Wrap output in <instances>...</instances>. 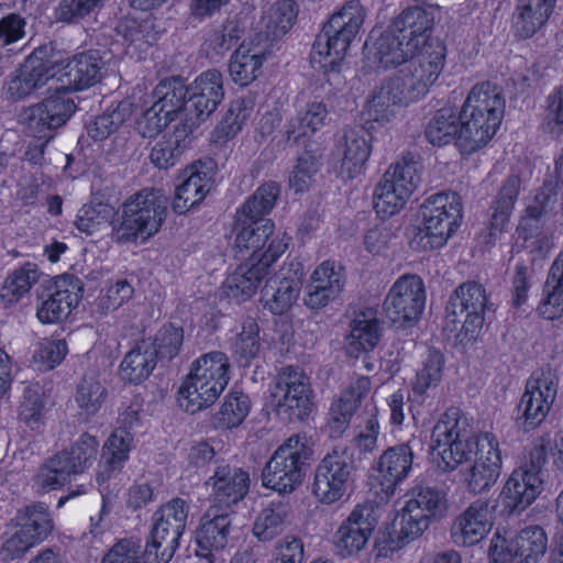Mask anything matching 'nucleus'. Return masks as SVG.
Returning <instances> with one entry per match:
<instances>
[{"label": "nucleus", "mask_w": 563, "mask_h": 563, "mask_svg": "<svg viewBox=\"0 0 563 563\" xmlns=\"http://www.w3.org/2000/svg\"><path fill=\"white\" fill-rule=\"evenodd\" d=\"M434 23V9L426 7H410L405 9L395 21V31L405 41L417 44V48L427 45Z\"/></svg>", "instance_id": "38"}, {"label": "nucleus", "mask_w": 563, "mask_h": 563, "mask_svg": "<svg viewBox=\"0 0 563 563\" xmlns=\"http://www.w3.org/2000/svg\"><path fill=\"white\" fill-rule=\"evenodd\" d=\"M232 519L228 510L211 507L202 516L196 531V542L202 556L227 547L231 532Z\"/></svg>", "instance_id": "35"}, {"label": "nucleus", "mask_w": 563, "mask_h": 563, "mask_svg": "<svg viewBox=\"0 0 563 563\" xmlns=\"http://www.w3.org/2000/svg\"><path fill=\"white\" fill-rule=\"evenodd\" d=\"M231 365L225 353L211 351L200 355L178 388L177 401L188 413L211 407L230 382Z\"/></svg>", "instance_id": "4"}, {"label": "nucleus", "mask_w": 563, "mask_h": 563, "mask_svg": "<svg viewBox=\"0 0 563 563\" xmlns=\"http://www.w3.org/2000/svg\"><path fill=\"white\" fill-rule=\"evenodd\" d=\"M283 253L279 249H254L249 261L223 282L222 291L225 297L238 302L250 299Z\"/></svg>", "instance_id": "19"}, {"label": "nucleus", "mask_w": 563, "mask_h": 563, "mask_svg": "<svg viewBox=\"0 0 563 563\" xmlns=\"http://www.w3.org/2000/svg\"><path fill=\"white\" fill-rule=\"evenodd\" d=\"M418 220L417 243L444 246L462 224L463 201L455 192L431 195L421 203Z\"/></svg>", "instance_id": "8"}, {"label": "nucleus", "mask_w": 563, "mask_h": 563, "mask_svg": "<svg viewBox=\"0 0 563 563\" xmlns=\"http://www.w3.org/2000/svg\"><path fill=\"white\" fill-rule=\"evenodd\" d=\"M216 164L198 161L183 169L178 176L172 208L184 214L199 205L211 191L214 184Z\"/></svg>", "instance_id": "21"}, {"label": "nucleus", "mask_w": 563, "mask_h": 563, "mask_svg": "<svg viewBox=\"0 0 563 563\" xmlns=\"http://www.w3.org/2000/svg\"><path fill=\"white\" fill-rule=\"evenodd\" d=\"M327 119L328 110L323 102L318 100L308 101L289 121L286 130L288 141L305 145L312 135L325 125Z\"/></svg>", "instance_id": "39"}, {"label": "nucleus", "mask_w": 563, "mask_h": 563, "mask_svg": "<svg viewBox=\"0 0 563 563\" xmlns=\"http://www.w3.org/2000/svg\"><path fill=\"white\" fill-rule=\"evenodd\" d=\"M184 343V329L174 323L163 324L150 342L156 360L170 361L176 357Z\"/></svg>", "instance_id": "58"}, {"label": "nucleus", "mask_w": 563, "mask_h": 563, "mask_svg": "<svg viewBox=\"0 0 563 563\" xmlns=\"http://www.w3.org/2000/svg\"><path fill=\"white\" fill-rule=\"evenodd\" d=\"M150 25L140 24L133 19H125L120 22L117 30L123 38L126 55L141 58L142 53L153 44L154 36L148 34Z\"/></svg>", "instance_id": "56"}, {"label": "nucleus", "mask_w": 563, "mask_h": 563, "mask_svg": "<svg viewBox=\"0 0 563 563\" xmlns=\"http://www.w3.org/2000/svg\"><path fill=\"white\" fill-rule=\"evenodd\" d=\"M297 12L294 0H274L266 3L261 23L267 33L274 36L283 35L292 27Z\"/></svg>", "instance_id": "50"}, {"label": "nucleus", "mask_w": 563, "mask_h": 563, "mask_svg": "<svg viewBox=\"0 0 563 563\" xmlns=\"http://www.w3.org/2000/svg\"><path fill=\"white\" fill-rule=\"evenodd\" d=\"M382 336V323L377 311L365 308L356 313L350 323V333L345 338V347L350 356L357 357L362 353L373 351Z\"/></svg>", "instance_id": "34"}, {"label": "nucleus", "mask_w": 563, "mask_h": 563, "mask_svg": "<svg viewBox=\"0 0 563 563\" xmlns=\"http://www.w3.org/2000/svg\"><path fill=\"white\" fill-rule=\"evenodd\" d=\"M444 364V355L439 350H428L412 382V398L409 395L408 399L421 405L424 404L441 383Z\"/></svg>", "instance_id": "41"}, {"label": "nucleus", "mask_w": 563, "mask_h": 563, "mask_svg": "<svg viewBox=\"0 0 563 563\" xmlns=\"http://www.w3.org/2000/svg\"><path fill=\"white\" fill-rule=\"evenodd\" d=\"M131 114V103L122 101L111 112L103 113L88 126V134L96 141L111 135Z\"/></svg>", "instance_id": "61"}, {"label": "nucleus", "mask_w": 563, "mask_h": 563, "mask_svg": "<svg viewBox=\"0 0 563 563\" xmlns=\"http://www.w3.org/2000/svg\"><path fill=\"white\" fill-rule=\"evenodd\" d=\"M556 0H520L514 13V30L520 37L533 36L549 20Z\"/></svg>", "instance_id": "42"}, {"label": "nucleus", "mask_w": 563, "mask_h": 563, "mask_svg": "<svg viewBox=\"0 0 563 563\" xmlns=\"http://www.w3.org/2000/svg\"><path fill=\"white\" fill-rule=\"evenodd\" d=\"M134 291L133 285L128 279H117L100 291L92 305L93 312L103 317L118 310L133 298Z\"/></svg>", "instance_id": "54"}, {"label": "nucleus", "mask_w": 563, "mask_h": 563, "mask_svg": "<svg viewBox=\"0 0 563 563\" xmlns=\"http://www.w3.org/2000/svg\"><path fill=\"white\" fill-rule=\"evenodd\" d=\"M106 395V388L95 375H85L77 386L75 400L87 415H95L100 410Z\"/></svg>", "instance_id": "60"}, {"label": "nucleus", "mask_w": 563, "mask_h": 563, "mask_svg": "<svg viewBox=\"0 0 563 563\" xmlns=\"http://www.w3.org/2000/svg\"><path fill=\"white\" fill-rule=\"evenodd\" d=\"M288 512V504L271 501L255 518L254 537L261 542H267L280 536L285 530Z\"/></svg>", "instance_id": "46"}, {"label": "nucleus", "mask_w": 563, "mask_h": 563, "mask_svg": "<svg viewBox=\"0 0 563 563\" xmlns=\"http://www.w3.org/2000/svg\"><path fill=\"white\" fill-rule=\"evenodd\" d=\"M558 386L559 377L552 369H538L527 379L518 405V420L525 429H534L544 421L556 398Z\"/></svg>", "instance_id": "17"}, {"label": "nucleus", "mask_w": 563, "mask_h": 563, "mask_svg": "<svg viewBox=\"0 0 563 563\" xmlns=\"http://www.w3.org/2000/svg\"><path fill=\"white\" fill-rule=\"evenodd\" d=\"M488 309L486 289L476 282H466L456 287L446 306L448 318L453 323H460L468 339L479 332Z\"/></svg>", "instance_id": "18"}, {"label": "nucleus", "mask_w": 563, "mask_h": 563, "mask_svg": "<svg viewBox=\"0 0 563 563\" xmlns=\"http://www.w3.org/2000/svg\"><path fill=\"white\" fill-rule=\"evenodd\" d=\"M377 523L371 503L358 504L335 532V544L344 555L358 553L365 548Z\"/></svg>", "instance_id": "27"}, {"label": "nucleus", "mask_w": 563, "mask_h": 563, "mask_svg": "<svg viewBox=\"0 0 563 563\" xmlns=\"http://www.w3.org/2000/svg\"><path fill=\"white\" fill-rule=\"evenodd\" d=\"M231 352L236 361L247 366L261 350L260 327L255 319L247 317L241 322V330L232 339Z\"/></svg>", "instance_id": "49"}, {"label": "nucleus", "mask_w": 563, "mask_h": 563, "mask_svg": "<svg viewBox=\"0 0 563 563\" xmlns=\"http://www.w3.org/2000/svg\"><path fill=\"white\" fill-rule=\"evenodd\" d=\"M417 49V44L405 41L399 34L397 36L385 35L375 44L373 59L383 69L396 68L401 65L405 67Z\"/></svg>", "instance_id": "44"}, {"label": "nucleus", "mask_w": 563, "mask_h": 563, "mask_svg": "<svg viewBox=\"0 0 563 563\" xmlns=\"http://www.w3.org/2000/svg\"><path fill=\"white\" fill-rule=\"evenodd\" d=\"M51 89L81 91L93 86L100 77L99 58L93 53H82L56 64H48Z\"/></svg>", "instance_id": "23"}, {"label": "nucleus", "mask_w": 563, "mask_h": 563, "mask_svg": "<svg viewBox=\"0 0 563 563\" xmlns=\"http://www.w3.org/2000/svg\"><path fill=\"white\" fill-rule=\"evenodd\" d=\"M156 362L150 341L143 340L124 355L120 364V376L125 383L141 384L151 375Z\"/></svg>", "instance_id": "43"}, {"label": "nucleus", "mask_w": 563, "mask_h": 563, "mask_svg": "<svg viewBox=\"0 0 563 563\" xmlns=\"http://www.w3.org/2000/svg\"><path fill=\"white\" fill-rule=\"evenodd\" d=\"M75 112V101L64 90L51 89L49 84L46 96L24 109L19 122L31 136L49 141L52 132L66 124Z\"/></svg>", "instance_id": "13"}, {"label": "nucleus", "mask_w": 563, "mask_h": 563, "mask_svg": "<svg viewBox=\"0 0 563 563\" xmlns=\"http://www.w3.org/2000/svg\"><path fill=\"white\" fill-rule=\"evenodd\" d=\"M512 539L516 549L525 556L526 563H539L547 552L548 536L539 526L526 527Z\"/></svg>", "instance_id": "55"}, {"label": "nucleus", "mask_w": 563, "mask_h": 563, "mask_svg": "<svg viewBox=\"0 0 563 563\" xmlns=\"http://www.w3.org/2000/svg\"><path fill=\"white\" fill-rule=\"evenodd\" d=\"M410 198L380 179L374 192V209L382 219L400 212Z\"/></svg>", "instance_id": "59"}, {"label": "nucleus", "mask_w": 563, "mask_h": 563, "mask_svg": "<svg viewBox=\"0 0 563 563\" xmlns=\"http://www.w3.org/2000/svg\"><path fill=\"white\" fill-rule=\"evenodd\" d=\"M16 530L2 545L4 560L21 558L26 551L43 542L53 530L49 508L44 503L26 506L15 516Z\"/></svg>", "instance_id": "15"}, {"label": "nucleus", "mask_w": 563, "mask_h": 563, "mask_svg": "<svg viewBox=\"0 0 563 563\" xmlns=\"http://www.w3.org/2000/svg\"><path fill=\"white\" fill-rule=\"evenodd\" d=\"M189 505L174 498L154 512L153 528L144 550L145 563H168L179 545L185 530Z\"/></svg>", "instance_id": "10"}, {"label": "nucleus", "mask_w": 563, "mask_h": 563, "mask_svg": "<svg viewBox=\"0 0 563 563\" xmlns=\"http://www.w3.org/2000/svg\"><path fill=\"white\" fill-rule=\"evenodd\" d=\"M65 454L64 459L71 466L76 475L85 473L97 460L99 453V441L95 435L82 433L67 449L59 452Z\"/></svg>", "instance_id": "53"}, {"label": "nucleus", "mask_w": 563, "mask_h": 563, "mask_svg": "<svg viewBox=\"0 0 563 563\" xmlns=\"http://www.w3.org/2000/svg\"><path fill=\"white\" fill-rule=\"evenodd\" d=\"M505 101L489 82L475 86L467 96L462 111L446 106L429 120L424 135L434 146L454 141L463 155H471L485 147L497 132Z\"/></svg>", "instance_id": "2"}, {"label": "nucleus", "mask_w": 563, "mask_h": 563, "mask_svg": "<svg viewBox=\"0 0 563 563\" xmlns=\"http://www.w3.org/2000/svg\"><path fill=\"white\" fill-rule=\"evenodd\" d=\"M64 455L58 452L47 459L34 476L35 484L44 492L62 488L70 482L71 476L76 475Z\"/></svg>", "instance_id": "51"}, {"label": "nucleus", "mask_w": 563, "mask_h": 563, "mask_svg": "<svg viewBox=\"0 0 563 563\" xmlns=\"http://www.w3.org/2000/svg\"><path fill=\"white\" fill-rule=\"evenodd\" d=\"M207 484L212 488L211 497L214 504L212 507L228 510L246 496L250 488V475L240 467L221 464L216 467Z\"/></svg>", "instance_id": "30"}, {"label": "nucleus", "mask_w": 563, "mask_h": 563, "mask_svg": "<svg viewBox=\"0 0 563 563\" xmlns=\"http://www.w3.org/2000/svg\"><path fill=\"white\" fill-rule=\"evenodd\" d=\"M310 455L307 438L291 435L277 448L263 468V486L282 494L294 492L302 482L303 467Z\"/></svg>", "instance_id": "9"}, {"label": "nucleus", "mask_w": 563, "mask_h": 563, "mask_svg": "<svg viewBox=\"0 0 563 563\" xmlns=\"http://www.w3.org/2000/svg\"><path fill=\"white\" fill-rule=\"evenodd\" d=\"M173 87H181L187 98L189 111L197 120H206L216 111L224 97L223 77L219 70L209 69L201 73L187 87L177 84Z\"/></svg>", "instance_id": "25"}, {"label": "nucleus", "mask_w": 563, "mask_h": 563, "mask_svg": "<svg viewBox=\"0 0 563 563\" xmlns=\"http://www.w3.org/2000/svg\"><path fill=\"white\" fill-rule=\"evenodd\" d=\"M279 195L275 183L257 188L236 213L233 228L234 246H288L290 238L286 232L275 233L274 222L264 217L273 210Z\"/></svg>", "instance_id": "5"}, {"label": "nucleus", "mask_w": 563, "mask_h": 563, "mask_svg": "<svg viewBox=\"0 0 563 563\" xmlns=\"http://www.w3.org/2000/svg\"><path fill=\"white\" fill-rule=\"evenodd\" d=\"M543 478L536 472L515 468L506 481L498 504L504 515L510 516L527 509L542 493Z\"/></svg>", "instance_id": "28"}, {"label": "nucleus", "mask_w": 563, "mask_h": 563, "mask_svg": "<svg viewBox=\"0 0 563 563\" xmlns=\"http://www.w3.org/2000/svg\"><path fill=\"white\" fill-rule=\"evenodd\" d=\"M251 401L242 391L232 390L225 397L217 415L220 427L233 429L239 427L247 417Z\"/></svg>", "instance_id": "57"}, {"label": "nucleus", "mask_w": 563, "mask_h": 563, "mask_svg": "<svg viewBox=\"0 0 563 563\" xmlns=\"http://www.w3.org/2000/svg\"><path fill=\"white\" fill-rule=\"evenodd\" d=\"M275 397L279 415L290 422L305 420L313 407L310 377L299 366L282 367L276 376Z\"/></svg>", "instance_id": "16"}, {"label": "nucleus", "mask_w": 563, "mask_h": 563, "mask_svg": "<svg viewBox=\"0 0 563 563\" xmlns=\"http://www.w3.org/2000/svg\"><path fill=\"white\" fill-rule=\"evenodd\" d=\"M364 20L365 10L358 1H350L334 12L313 42L311 65L324 74L340 73Z\"/></svg>", "instance_id": "3"}, {"label": "nucleus", "mask_w": 563, "mask_h": 563, "mask_svg": "<svg viewBox=\"0 0 563 563\" xmlns=\"http://www.w3.org/2000/svg\"><path fill=\"white\" fill-rule=\"evenodd\" d=\"M494 506L488 501H473L455 520L452 537L456 544L471 547L481 542L490 531Z\"/></svg>", "instance_id": "32"}, {"label": "nucleus", "mask_w": 563, "mask_h": 563, "mask_svg": "<svg viewBox=\"0 0 563 563\" xmlns=\"http://www.w3.org/2000/svg\"><path fill=\"white\" fill-rule=\"evenodd\" d=\"M42 52H34L12 75L3 88V97L10 101H19L29 97L44 86H48V64L42 59Z\"/></svg>", "instance_id": "33"}, {"label": "nucleus", "mask_w": 563, "mask_h": 563, "mask_svg": "<svg viewBox=\"0 0 563 563\" xmlns=\"http://www.w3.org/2000/svg\"><path fill=\"white\" fill-rule=\"evenodd\" d=\"M345 284L343 269L335 262H322L311 274L303 301L310 309H320L342 292Z\"/></svg>", "instance_id": "31"}, {"label": "nucleus", "mask_w": 563, "mask_h": 563, "mask_svg": "<svg viewBox=\"0 0 563 563\" xmlns=\"http://www.w3.org/2000/svg\"><path fill=\"white\" fill-rule=\"evenodd\" d=\"M356 472L355 461L346 446H335L317 464L312 494L322 505L341 501L349 493Z\"/></svg>", "instance_id": "11"}, {"label": "nucleus", "mask_w": 563, "mask_h": 563, "mask_svg": "<svg viewBox=\"0 0 563 563\" xmlns=\"http://www.w3.org/2000/svg\"><path fill=\"white\" fill-rule=\"evenodd\" d=\"M421 446V440L411 435L406 442L390 446L382 453L376 470L385 493L394 494L397 485L409 476L415 450Z\"/></svg>", "instance_id": "26"}, {"label": "nucleus", "mask_w": 563, "mask_h": 563, "mask_svg": "<svg viewBox=\"0 0 563 563\" xmlns=\"http://www.w3.org/2000/svg\"><path fill=\"white\" fill-rule=\"evenodd\" d=\"M166 210L164 196L154 189H143L122 206L121 220L113 223L111 241L120 244H144L156 234Z\"/></svg>", "instance_id": "6"}, {"label": "nucleus", "mask_w": 563, "mask_h": 563, "mask_svg": "<svg viewBox=\"0 0 563 563\" xmlns=\"http://www.w3.org/2000/svg\"><path fill=\"white\" fill-rule=\"evenodd\" d=\"M488 553L492 563H526L522 553L516 549L514 539L501 536L499 529L492 538Z\"/></svg>", "instance_id": "64"}, {"label": "nucleus", "mask_w": 563, "mask_h": 563, "mask_svg": "<svg viewBox=\"0 0 563 563\" xmlns=\"http://www.w3.org/2000/svg\"><path fill=\"white\" fill-rule=\"evenodd\" d=\"M372 152L366 133L352 129L335 140L329 158V172L343 181L358 177Z\"/></svg>", "instance_id": "20"}, {"label": "nucleus", "mask_w": 563, "mask_h": 563, "mask_svg": "<svg viewBox=\"0 0 563 563\" xmlns=\"http://www.w3.org/2000/svg\"><path fill=\"white\" fill-rule=\"evenodd\" d=\"M134 434L130 431L114 430L102 448V457L112 465L124 466L133 448Z\"/></svg>", "instance_id": "62"}, {"label": "nucleus", "mask_w": 563, "mask_h": 563, "mask_svg": "<svg viewBox=\"0 0 563 563\" xmlns=\"http://www.w3.org/2000/svg\"><path fill=\"white\" fill-rule=\"evenodd\" d=\"M382 179L410 198L420 183L418 163L411 155L402 156L389 166Z\"/></svg>", "instance_id": "52"}, {"label": "nucleus", "mask_w": 563, "mask_h": 563, "mask_svg": "<svg viewBox=\"0 0 563 563\" xmlns=\"http://www.w3.org/2000/svg\"><path fill=\"white\" fill-rule=\"evenodd\" d=\"M426 300L422 278L418 275L405 274L389 288L383 302V310L393 324L411 327L420 320Z\"/></svg>", "instance_id": "14"}, {"label": "nucleus", "mask_w": 563, "mask_h": 563, "mask_svg": "<svg viewBox=\"0 0 563 563\" xmlns=\"http://www.w3.org/2000/svg\"><path fill=\"white\" fill-rule=\"evenodd\" d=\"M519 191V180L510 178L501 188L493 207L489 222L481 233V242L493 244L508 227L515 200Z\"/></svg>", "instance_id": "40"}, {"label": "nucleus", "mask_w": 563, "mask_h": 563, "mask_svg": "<svg viewBox=\"0 0 563 563\" xmlns=\"http://www.w3.org/2000/svg\"><path fill=\"white\" fill-rule=\"evenodd\" d=\"M432 461L441 472H452L475 456L476 437L459 408H449L432 430Z\"/></svg>", "instance_id": "7"}, {"label": "nucleus", "mask_w": 563, "mask_h": 563, "mask_svg": "<svg viewBox=\"0 0 563 563\" xmlns=\"http://www.w3.org/2000/svg\"><path fill=\"white\" fill-rule=\"evenodd\" d=\"M266 59L264 49L252 42H243L232 54L229 64V74L232 81L246 87L262 74Z\"/></svg>", "instance_id": "37"}, {"label": "nucleus", "mask_w": 563, "mask_h": 563, "mask_svg": "<svg viewBox=\"0 0 563 563\" xmlns=\"http://www.w3.org/2000/svg\"><path fill=\"white\" fill-rule=\"evenodd\" d=\"M38 278L40 271L34 263L27 262L14 269L3 282L0 290L1 301L4 306L18 302L29 294L33 285L38 282Z\"/></svg>", "instance_id": "48"}, {"label": "nucleus", "mask_w": 563, "mask_h": 563, "mask_svg": "<svg viewBox=\"0 0 563 563\" xmlns=\"http://www.w3.org/2000/svg\"><path fill=\"white\" fill-rule=\"evenodd\" d=\"M184 89L181 87H162L159 96L136 121V130L144 137H154L173 120L174 115L184 108Z\"/></svg>", "instance_id": "29"}, {"label": "nucleus", "mask_w": 563, "mask_h": 563, "mask_svg": "<svg viewBox=\"0 0 563 563\" xmlns=\"http://www.w3.org/2000/svg\"><path fill=\"white\" fill-rule=\"evenodd\" d=\"M475 446V461L465 481L472 493L479 494L488 490L499 477L501 453L496 437L490 432L477 434Z\"/></svg>", "instance_id": "24"}, {"label": "nucleus", "mask_w": 563, "mask_h": 563, "mask_svg": "<svg viewBox=\"0 0 563 563\" xmlns=\"http://www.w3.org/2000/svg\"><path fill=\"white\" fill-rule=\"evenodd\" d=\"M111 214V209L106 205L82 206L77 213L76 227L79 231L91 235L108 223Z\"/></svg>", "instance_id": "63"}, {"label": "nucleus", "mask_w": 563, "mask_h": 563, "mask_svg": "<svg viewBox=\"0 0 563 563\" xmlns=\"http://www.w3.org/2000/svg\"><path fill=\"white\" fill-rule=\"evenodd\" d=\"M301 283L296 276H285L282 272L269 276L261 290L263 308L273 314L287 312L297 301Z\"/></svg>", "instance_id": "36"}, {"label": "nucleus", "mask_w": 563, "mask_h": 563, "mask_svg": "<svg viewBox=\"0 0 563 563\" xmlns=\"http://www.w3.org/2000/svg\"><path fill=\"white\" fill-rule=\"evenodd\" d=\"M446 45L432 40L417 49L398 75L383 79L366 98L363 115L366 121L388 125L401 117V110L429 93L446 64Z\"/></svg>", "instance_id": "1"}, {"label": "nucleus", "mask_w": 563, "mask_h": 563, "mask_svg": "<svg viewBox=\"0 0 563 563\" xmlns=\"http://www.w3.org/2000/svg\"><path fill=\"white\" fill-rule=\"evenodd\" d=\"M190 143L187 126H177L173 133L156 142L151 151V162L161 169L173 167Z\"/></svg>", "instance_id": "45"}, {"label": "nucleus", "mask_w": 563, "mask_h": 563, "mask_svg": "<svg viewBox=\"0 0 563 563\" xmlns=\"http://www.w3.org/2000/svg\"><path fill=\"white\" fill-rule=\"evenodd\" d=\"M445 504V494L441 489L422 485L412 487L395 520L401 541L410 542L419 538L431 519L442 515Z\"/></svg>", "instance_id": "12"}, {"label": "nucleus", "mask_w": 563, "mask_h": 563, "mask_svg": "<svg viewBox=\"0 0 563 563\" xmlns=\"http://www.w3.org/2000/svg\"><path fill=\"white\" fill-rule=\"evenodd\" d=\"M46 291L37 306L36 317L43 324H54L67 318L79 303L84 286L78 277L62 275L54 278Z\"/></svg>", "instance_id": "22"}, {"label": "nucleus", "mask_w": 563, "mask_h": 563, "mask_svg": "<svg viewBox=\"0 0 563 563\" xmlns=\"http://www.w3.org/2000/svg\"><path fill=\"white\" fill-rule=\"evenodd\" d=\"M49 411L44 393L34 386L25 387L18 408V418L33 431H42Z\"/></svg>", "instance_id": "47"}]
</instances>
